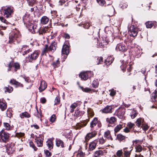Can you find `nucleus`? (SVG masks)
Masks as SVG:
<instances>
[{
  "label": "nucleus",
  "mask_w": 157,
  "mask_h": 157,
  "mask_svg": "<svg viewBox=\"0 0 157 157\" xmlns=\"http://www.w3.org/2000/svg\"><path fill=\"white\" fill-rule=\"evenodd\" d=\"M29 5L32 6L36 2V0H28Z\"/></svg>",
  "instance_id": "obj_64"
},
{
  "label": "nucleus",
  "mask_w": 157,
  "mask_h": 157,
  "mask_svg": "<svg viewBox=\"0 0 157 157\" xmlns=\"http://www.w3.org/2000/svg\"><path fill=\"white\" fill-rule=\"evenodd\" d=\"M98 141L95 140L91 142L89 144V149L90 151H93L94 150L97 145Z\"/></svg>",
  "instance_id": "obj_13"
},
{
  "label": "nucleus",
  "mask_w": 157,
  "mask_h": 157,
  "mask_svg": "<svg viewBox=\"0 0 157 157\" xmlns=\"http://www.w3.org/2000/svg\"><path fill=\"white\" fill-rule=\"evenodd\" d=\"M42 135H39L38 136H36L35 138V142L37 144V146L41 147L43 146V140Z\"/></svg>",
  "instance_id": "obj_9"
},
{
  "label": "nucleus",
  "mask_w": 157,
  "mask_h": 157,
  "mask_svg": "<svg viewBox=\"0 0 157 157\" xmlns=\"http://www.w3.org/2000/svg\"><path fill=\"white\" fill-rule=\"evenodd\" d=\"M47 28H42L40 29V30H38V32L40 35L42 34L43 35L45 33L46 31H47Z\"/></svg>",
  "instance_id": "obj_40"
},
{
  "label": "nucleus",
  "mask_w": 157,
  "mask_h": 157,
  "mask_svg": "<svg viewBox=\"0 0 157 157\" xmlns=\"http://www.w3.org/2000/svg\"><path fill=\"white\" fill-rule=\"evenodd\" d=\"M133 88L134 90H135L136 89L139 90L140 88V87L138 83H137L135 85L133 86Z\"/></svg>",
  "instance_id": "obj_63"
},
{
  "label": "nucleus",
  "mask_w": 157,
  "mask_h": 157,
  "mask_svg": "<svg viewBox=\"0 0 157 157\" xmlns=\"http://www.w3.org/2000/svg\"><path fill=\"white\" fill-rule=\"evenodd\" d=\"M122 126L121 124L117 125L114 128V131L115 132H118L122 128Z\"/></svg>",
  "instance_id": "obj_47"
},
{
  "label": "nucleus",
  "mask_w": 157,
  "mask_h": 157,
  "mask_svg": "<svg viewBox=\"0 0 157 157\" xmlns=\"http://www.w3.org/2000/svg\"><path fill=\"white\" fill-rule=\"evenodd\" d=\"M19 52H22V54L23 56L28 54L31 51L30 49L29 48V47L25 45L22 46L21 48H19Z\"/></svg>",
  "instance_id": "obj_7"
},
{
  "label": "nucleus",
  "mask_w": 157,
  "mask_h": 157,
  "mask_svg": "<svg viewBox=\"0 0 157 157\" xmlns=\"http://www.w3.org/2000/svg\"><path fill=\"white\" fill-rule=\"evenodd\" d=\"M21 36L20 33L18 32H17L16 33H13L9 36L10 43H13L17 38H19Z\"/></svg>",
  "instance_id": "obj_8"
},
{
  "label": "nucleus",
  "mask_w": 157,
  "mask_h": 157,
  "mask_svg": "<svg viewBox=\"0 0 157 157\" xmlns=\"http://www.w3.org/2000/svg\"><path fill=\"white\" fill-rule=\"evenodd\" d=\"M87 113L89 117H92L94 115V113L93 110L91 109H88L87 110Z\"/></svg>",
  "instance_id": "obj_45"
},
{
  "label": "nucleus",
  "mask_w": 157,
  "mask_h": 157,
  "mask_svg": "<svg viewBox=\"0 0 157 157\" xmlns=\"http://www.w3.org/2000/svg\"><path fill=\"white\" fill-rule=\"evenodd\" d=\"M62 54L67 55L69 52V48L68 46L66 45H64L63 47L62 50Z\"/></svg>",
  "instance_id": "obj_18"
},
{
  "label": "nucleus",
  "mask_w": 157,
  "mask_h": 157,
  "mask_svg": "<svg viewBox=\"0 0 157 157\" xmlns=\"http://www.w3.org/2000/svg\"><path fill=\"white\" fill-rule=\"evenodd\" d=\"M97 134V132L95 130L93 132L87 133L85 137V141H88L90 139L95 136Z\"/></svg>",
  "instance_id": "obj_12"
},
{
  "label": "nucleus",
  "mask_w": 157,
  "mask_h": 157,
  "mask_svg": "<svg viewBox=\"0 0 157 157\" xmlns=\"http://www.w3.org/2000/svg\"><path fill=\"white\" fill-rule=\"evenodd\" d=\"M104 136L106 139L109 140H113V138L110 135V131L109 130H108L105 132Z\"/></svg>",
  "instance_id": "obj_28"
},
{
  "label": "nucleus",
  "mask_w": 157,
  "mask_h": 157,
  "mask_svg": "<svg viewBox=\"0 0 157 157\" xmlns=\"http://www.w3.org/2000/svg\"><path fill=\"white\" fill-rule=\"evenodd\" d=\"M136 151L138 152H141L142 150V147L140 145H138L136 147Z\"/></svg>",
  "instance_id": "obj_51"
},
{
  "label": "nucleus",
  "mask_w": 157,
  "mask_h": 157,
  "mask_svg": "<svg viewBox=\"0 0 157 157\" xmlns=\"http://www.w3.org/2000/svg\"><path fill=\"white\" fill-rule=\"evenodd\" d=\"M21 117H25L28 118L30 117V115L26 112H25L21 113V115H20Z\"/></svg>",
  "instance_id": "obj_43"
},
{
  "label": "nucleus",
  "mask_w": 157,
  "mask_h": 157,
  "mask_svg": "<svg viewBox=\"0 0 157 157\" xmlns=\"http://www.w3.org/2000/svg\"><path fill=\"white\" fill-rule=\"evenodd\" d=\"M13 144H7L6 146V150L9 152H11L14 150Z\"/></svg>",
  "instance_id": "obj_29"
},
{
  "label": "nucleus",
  "mask_w": 157,
  "mask_h": 157,
  "mask_svg": "<svg viewBox=\"0 0 157 157\" xmlns=\"http://www.w3.org/2000/svg\"><path fill=\"white\" fill-rule=\"evenodd\" d=\"M56 146L58 147H60L62 148H63L64 147V145L63 141L60 139H56Z\"/></svg>",
  "instance_id": "obj_19"
},
{
  "label": "nucleus",
  "mask_w": 157,
  "mask_h": 157,
  "mask_svg": "<svg viewBox=\"0 0 157 157\" xmlns=\"http://www.w3.org/2000/svg\"><path fill=\"white\" fill-rule=\"evenodd\" d=\"M98 80H94L92 84V87L94 88L98 87Z\"/></svg>",
  "instance_id": "obj_37"
},
{
  "label": "nucleus",
  "mask_w": 157,
  "mask_h": 157,
  "mask_svg": "<svg viewBox=\"0 0 157 157\" xmlns=\"http://www.w3.org/2000/svg\"><path fill=\"white\" fill-rule=\"evenodd\" d=\"M47 145L48 147V148L51 150L53 148V144L51 140H48L46 142Z\"/></svg>",
  "instance_id": "obj_33"
},
{
  "label": "nucleus",
  "mask_w": 157,
  "mask_h": 157,
  "mask_svg": "<svg viewBox=\"0 0 157 157\" xmlns=\"http://www.w3.org/2000/svg\"><path fill=\"white\" fill-rule=\"evenodd\" d=\"M112 109V107L111 106L107 105L102 109V112L105 113H110Z\"/></svg>",
  "instance_id": "obj_27"
},
{
  "label": "nucleus",
  "mask_w": 157,
  "mask_h": 157,
  "mask_svg": "<svg viewBox=\"0 0 157 157\" xmlns=\"http://www.w3.org/2000/svg\"><path fill=\"white\" fill-rule=\"evenodd\" d=\"M82 114V113L81 112L79 111L78 110H77L75 112L74 116L76 117H79L81 116Z\"/></svg>",
  "instance_id": "obj_46"
},
{
  "label": "nucleus",
  "mask_w": 157,
  "mask_h": 157,
  "mask_svg": "<svg viewBox=\"0 0 157 157\" xmlns=\"http://www.w3.org/2000/svg\"><path fill=\"white\" fill-rule=\"evenodd\" d=\"M99 46L101 48H103L107 44L108 42L107 40L104 39H102L99 42Z\"/></svg>",
  "instance_id": "obj_20"
},
{
  "label": "nucleus",
  "mask_w": 157,
  "mask_h": 157,
  "mask_svg": "<svg viewBox=\"0 0 157 157\" xmlns=\"http://www.w3.org/2000/svg\"><path fill=\"white\" fill-rule=\"evenodd\" d=\"M127 47L125 45V43H119L118 44L116 48V50L117 51L121 52H125L127 50Z\"/></svg>",
  "instance_id": "obj_5"
},
{
  "label": "nucleus",
  "mask_w": 157,
  "mask_h": 157,
  "mask_svg": "<svg viewBox=\"0 0 157 157\" xmlns=\"http://www.w3.org/2000/svg\"><path fill=\"white\" fill-rule=\"evenodd\" d=\"M126 138V137L125 136L122 135L121 134H119L117 136L116 140H118L121 142L123 140H124Z\"/></svg>",
  "instance_id": "obj_26"
},
{
  "label": "nucleus",
  "mask_w": 157,
  "mask_h": 157,
  "mask_svg": "<svg viewBox=\"0 0 157 157\" xmlns=\"http://www.w3.org/2000/svg\"><path fill=\"white\" fill-rule=\"evenodd\" d=\"M34 25V24H32L29 25L28 29L29 30H30L31 32L32 31H33V29Z\"/></svg>",
  "instance_id": "obj_60"
},
{
  "label": "nucleus",
  "mask_w": 157,
  "mask_h": 157,
  "mask_svg": "<svg viewBox=\"0 0 157 157\" xmlns=\"http://www.w3.org/2000/svg\"><path fill=\"white\" fill-rule=\"evenodd\" d=\"M8 67H9V69H8V71L11 70L13 67H14L15 68V71H16L19 69L20 66L18 63H14L13 62H11L9 63Z\"/></svg>",
  "instance_id": "obj_10"
},
{
  "label": "nucleus",
  "mask_w": 157,
  "mask_h": 157,
  "mask_svg": "<svg viewBox=\"0 0 157 157\" xmlns=\"http://www.w3.org/2000/svg\"><path fill=\"white\" fill-rule=\"evenodd\" d=\"M90 74L91 75H93V72L91 71L82 72L79 74V77L82 79L85 80L88 78Z\"/></svg>",
  "instance_id": "obj_6"
},
{
  "label": "nucleus",
  "mask_w": 157,
  "mask_h": 157,
  "mask_svg": "<svg viewBox=\"0 0 157 157\" xmlns=\"http://www.w3.org/2000/svg\"><path fill=\"white\" fill-rule=\"evenodd\" d=\"M85 154L82 151H79L76 155V157H85Z\"/></svg>",
  "instance_id": "obj_50"
},
{
  "label": "nucleus",
  "mask_w": 157,
  "mask_h": 157,
  "mask_svg": "<svg viewBox=\"0 0 157 157\" xmlns=\"http://www.w3.org/2000/svg\"><path fill=\"white\" fill-rule=\"evenodd\" d=\"M137 114V113L136 112V111L133 110L131 113H130V116L131 117L135 118L136 117Z\"/></svg>",
  "instance_id": "obj_54"
},
{
  "label": "nucleus",
  "mask_w": 157,
  "mask_h": 157,
  "mask_svg": "<svg viewBox=\"0 0 157 157\" xmlns=\"http://www.w3.org/2000/svg\"><path fill=\"white\" fill-rule=\"evenodd\" d=\"M10 82L11 84L15 85L16 87H23V85L22 84H21V83L16 81V80L13 79H11Z\"/></svg>",
  "instance_id": "obj_15"
},
{
  "label": "nucleus",
  "mask_w": 157,
  "mask_h": 157,
  "mask_svg": "<svg viewBox=\"0 0 157 157\" xmlns=\"http://www.w3.org/2000/svg\"><path fill=\"white\" fill-rule=\"evenodd\" d=\"M127 147H124L123 148V151L124 152V156L125 157H129L131 154V151L132 150V147H131L130 149H131L130 151H128L127 149Z\"/></svg>",
  "instance_id": "obj_23"
},
{
  "label": "nucleus",
  "mask_w": 157,
  "mask_h": 157,
  "mask_svg": "<svg viewBox=\"0 0 157 157\" xmlns=\"http://www.w3.org/2000/svg\"><path fill=\"white\" fill-rule=\"evenodd\" d=\"M104 152L101 150L96 151L94 153V157H100L103 155Z\"/></svg>",
  "instance_id": "obj_22"
},
{
  "label": "nucleus",
  "mask_w": 157,
  "mask_h": 157,
  "mask_svg": "<svg viewBox=\"0 0 157 157\" xmlns=\"http://www.w3.org/2000/svg\"><path fill=\"white\" fill-rule=\"evenodd\" d=\"M122 64L121 66V67L122 70L124 72L125 70L126 65L128 63L126 62H125L124 60L122 61Z\"/></svg>",
  "instance_id": "obj_39"
},
{
  "label": "nucleus",
  "mask_w": 157,
  "mask_h": 157,
  "mask_svg": "<svg viewBox=\"0 0 157 157\" xmlns=\"http://www.w3.org/2000/svg\"><path fill=\"white\" fill-rule=\"evenodd\" d=\"M116 118H106V121L109 124H113L116 121Z\"/></svg>",
  "instance_id": "obj_36"
},
{
  "label": "nucleus",
  "mask_w": 157,
  "mask_h": 157,
  "mask_svg": "<svg viewBox=\"0 0 157 157\" xmlns=\"http://www.w3.org/2000/svg\"><path fill=\"white\" fill-rule=\"evenodd\" d=\"M56 43L54 41H53L52 42L51 45L48 48V50L52 52H53L56 50Z\"/></svg>",
  "instance_id": "obj_16"
},
{
  "label": "nucleus",
  "mask_w": 157,
  "mask_h": 157,
  "mask_svg": "<svg viewBox=\"0 0 157 157\" xmlns=\"http://www.w3.org/2000/svg\"><path fill=\"white\" fill-rule=\"evenodd\" d=\"M113 60V58L112 57H109L107 58L105 60V63L106 64H110L112 63Z\"/></svg>",
  "instance_id": "obj_42"
},
{
  "label": "nucleus",
  "mask_w": 157,
  "mask_h": 157,
  "mask_svg": "<svg viewBox=\"0 0 157 157\" xmlns=\"http://www.w3.org/2000/svg\"><path fill=\"white\" fill-rule=\"evenodd\" d=\"M125 112V109L123 108H119L116 110L115 115H116L118 117H123Z\"/></svg>",
  "instance_id": "obj_11"
},
{
  "label": "nucleus",
  "mask_w": 157,
  "mask_h": 157,
  "mask_svg": "<svg viewBox=\"0 0 157 157\" xmlns=\"http://www.w3.org/2000/svg\"><path fill=\"white\" fill-rule=\"evenodd\" d=\"M48 46L47 45H45V47L43 49L42 53V55H43L44 53H46L48 51H49V50H48Z\"/></svg>",
  "instance_id": "obj_53"
},
{
  "label": "nucleus",
  "mask_w": 157,
  "mask_h": 157,
  "mask_svg": "<svg viewBox=\"0 0 157 157\" xmlns=\"http://www.w3.org/2000/svg\"><path fill=\"white\" fill-rule=\"evenodd\" d=\"M89 121V120L88 119H86L85 120L82 121H81L80 125H79L81 127H82L85 126Z\"/></svg>",
  "instance_id": "obj_41"
},
{
  "label": "nucleus",
  "mask_w": 157,
  "mask_h": 157,
  "mask_svg": "<svg viewBox=\"0 0 157 157\" xmlns=\"http://www.w3.org/2000/svg\"><path fill=\"white\" fill-rule=\"evenodd\" d=\"M138 29L134 25L131 26L128 29V33L130 36L134 37L137 36Z\"/></svg>",
  "instance_id": "obj_4"
},
{
  "label": "nucleus",
  "mask_w": 157,
  "mask_h": 157,
  "mask_svg": "<svg viewBox=\"0 0 157 157\" xmlns=\"http://www.w3.org/2000/svg\"><path fill=\"white\" fill-rule=\"evenodd\" d=\"M47 85L45 82L44 81H41L40 83L39 90L40 92L44 91L46 88Z\"/></svg>",
  "instance_id": "obj_17"
},
{
  "label": "nucleus",
  "mask_w": 157,
  "mask_h": 157,
  "mask_svg": "<svg viewBox=\"0 0 157 157\" xmlns=\"http://www.w3.org/2000/svg\"><path fill=\"white\" fill-rule=\"evenodd\" d=\"M45 154L47 157H50L52 155V153L47 150L45 151Z\"/></svg>",
  "instance_id": "obj_59"
},
{
  "label": "nucleus",
  "mask_w": 157,
  "mask_h": 157,
  "mask_svg": "<svg viewBox=\"0 0 157 157\" xmlns=\"http://www.w3.org/2000/svg\"><path fill=\"white\" fill-rule=\"evenodd\" d=\"M144 122V118H138L136 121V124L138 127H140Z\"/></svg>",
  "instance_id": "obj_25"
},
{
  "label": "nucleus",
  "mask_w": 157,
  "mask_h": 157,
  "mask_svg": "<svg viewBox=\"0 0 157 157\" xmlns=\"http://www.w3.org/2000/svg\"><path fill=\"white\" fill-rule=\"evenodd\" d=\"M146 26L147 28H151L153 26V23L152 21H148L145 23Z\"/></svg>",
  "instance_id": "obj_44"
},
{
  "label": "nucleus",
  "mask_w": 157,
  "mask_h": 157,
  "mask_svg": "<svg viewBox=\"0 0 157 157\" xmlns=\"http://www.w3.org/2000/svg\"><path fill=\"white\" fill-rule=\"evenodd\" d=\"M52 65L54 68L57 67L59 65V61L58 60L56 62H54L52 63Z\"/></svg>",
  "instance_id": "obj_56"
},
{
  "label": "nucleus",
  "mask_w": 157,
  "mask_h": 157,
  "mask_svg": "<svg viewBox=\"0 0 157 157\" xmlns=\"http://www.w3.org/2000/svg\"><path fill=\"white\" fill-rule=\"evenodd\" d=\"M123 154L122 150H118L116 152V155L117 156L120 157Z\"/></svg>",
  "instance_id": "obj_58"
},
{
  "label": "nucleus",
  "mask_w": 157,
  "mask_h": 157,
  "mask_svg": "<svg viewBox=\"0 0 157 157\" xmlns=\"http://www.w3.org/2000/svg\"><path fill=\"white\" fill-rule=\"evenodd\" d=\"M3 99H0V108L2 111L4 110L6 108L7 106Z\"/></svg>",
  "instance_id": "obj_21"
},
{
  "label": "nucleus",
  "mask_w": 157,
  "mask_h": 157,
  "mask_svg": "<svg viewBox=\"0 0 157 157\" xmlns=\"http://www.w3.org/2000/svg\"><path fill=\"white\" fill-rule=\"evenodd\" d=\"M151 98L153 101L157 102V88L155 90V93L151 94Z\"/></svg>",
  "instance_id": "obj_30"
},
{
  "label": "nucleus",
  "mask_w": 157,
  "mask_h": 157,
  "mask_svg": "<svg viewBox=\"0 0 157 157\" xmlns=\"http://www.w3.org/2000/svg\"><path fill=\"white\" fill-rule=\"evenodd\" d=\"M60 102L59 97V96H57L55 100L54 105H57L59 104Z\"/></svg>",
  "instance_id": "obj_52"
},
{
  "label": "nucleus",
  "mask_w": 157,
  "mask_h": 157,
  "mask_svg": "<svg viewBox=\"0 0 157 157\" xmlns=\"http://www.w3.org/2000/svg\"><path fill=\"white\" fill-rule=\"evenodd\" d=\"M98 4L102 6L105 4V0H96Z\"/></svg>",
  "instance_id": "obj_49"
},
{
  "label": "nucleus",
  "mask_w": 157,
  "mask_h": 157,
  "mask_svg": "<svg viewBox=\"0 0 157 157\" xmlns=\"http://www.w3.org/2000/svg\"><path fill=\"white\" fill-rule=\"evenodd\" d=\"M29 145H30V147H32L34 149V150L35 151H36L37 150V148L35 146V145L33 143V142H32V141L30 142L29 143Z\"/></svg>",
  "instance_id": "obj_55"
},
{
  "label": "nucleus",
  "mask_w": 157,
  "mask_h": 157,
  "mask_svg": "<svg viewBox=\"0 0 157 157\" xmlns=\"http://www.w3.org/2000/svg\"><path fill=\"white\" fill-rule=\"evenodd\" d=\"M0 10L3 12L4 16L6 18H10L13 12V8L11 6L3 7Z\"/></svg>",
  "instance_id": "obj_1"
},
{
  "label": "nucleus",
  "mask_w": 157,
  "mask_h": 157,
  "mask_svg": "<svg viewBox=\"0 0 157 157\" xmlns=\"http://www.w3.org/2000/svg\"><path fill=\"white\" fill-rule=\"evenodd\" d=\"M80 102L79 101H77V103H75L73 104H72L70 106V112L73 113L74 111V109L77 107L79 104H80Z\"/></svg>",
  "instance_id": "obj_24"
},
{
  "label": "nucleus",
  "mask_w": 157,
  "mask_h": 157,
  "mask_svg": "<svg viewBox=\"0 0 157 157\" xmlns=\"http://www.w3.org/2000/svg\"><path fill=\"white\" fill-rule=\"evenodd\" d=\"M0 21L3 23V25L1 26V27L5 29L7 27V25H10V23L7 21L4 17H0Z\"/></svg>",
  "instance_id": "obj_14"
},
{
  "label": "nucleus",
  "mask_w": 157,
  "mask_h": 157,
  "mask_svg": "<svg viewBox=\"0 0 157 157\" xmlns=\"http://www.w3.org/2000/svg\"><path fill=\"white\" fill-rule=\"evenodd\" d=\"M10 136L9 134L2 130L0 132V140L2 142L6 143L9 141Z\"/></svg>",
  "instance_id": "obj_3"
},
{
  "label": "nucleus",
  "mask_w": 157,
  "mask_h": 157,
  "mask_svg": "<svg viewBox=\"0 0 157 157\" xmlns=\"http://www.w3.org/2000/svg\"><path fill=\"white\" fill-rule=\"evenodd\" d=\"M82 91L85 92H90L91 91V90L88 88H84L82 87Z\"/></svg>",
  "instance_id": "obj_62"
},
{
  "label": "nucleus",
  "mask_w": 157,
  "mask_h": 157,
  "mask_svg": "<svg viewBox=\"0 0 157 157\" xmlns=\"http://www.w3.org/2000/svg\"><path fill=\"white\" fill-rule=\"evenodd\" d=\"M24 135V133L19 132V133H16L15 134V136L18 137H21L23 136Z\"/></svg>",
  "instance_id": "obj_61"
},
{
  "label": "nucleus",
  "mask_w": 157,
  "mask_h": 157,
  "mask_svg": "<svg viewBox=\"0 0 157 157\" xmlns=\"http://www.w3.org/2000/svg\"><path fill=\"white\" fill-rule=\"evenodd\" d=\"M127 125L130 128H133L134 129V127L135 126V125L134 124L131 122L128 123Z\"/></svg>",
  "instance_id": "obj_57"
},
{
  "label": "nucleus",
  "mask_w": 157,
  "mask_h": 157,
  "mask_svg": "<svg viewBox=\"0 0 157 157\" xmlns=\"http://www.w3.org/2000/svg\"><path fill=\"white\" fill-rule=\"evenodd\" d=\"M98 121V118H94L93 120L91 121L90 124L91 130L97 124Z\"/></svg>",
  "instance_id": "obj_32"
},
{
  "label": "nucleus",
  "mask_w": 157,
  "mask_h": 157,
  "mask_svg": "<svg viewBox=\"0 0 157 157\" xmlns=\"http://www.w3.org/2000/svg\"><path fill=\"white\" fill-rule=\"evenodd\" d=\"M5 92H7L8 93H10L13 90V88L10 86H8V87H6L5 88Z\"/></svg>",
  "instance_id": "obj_38"
},
{
  "label": "nucleus",
  "mask_w": 157,
  "mask_h": 157,
  "mask_svg": "<svg viewBox=\"0 0 157 157\" xmlns=\"http://www.w3.org/2000/svg\"><path fill=\"white\" fill-rule=\"evenodd\" d=\"M99 144H102L105 143L106 141V139H105L103 137L98 138L97 140Z\"/></svg>",
  "instance_id": "obj_34"
},
{
  "label": "nucleus",
  "mask_w": 157,
  "mask_h": 157,
  "mask_svg": "<svg viewBox=\"0 0 157 157\" xmlns=\"http://www.w3.org/2000/svg\"><path fill=\"white\" fill-rule=\"evenodd\" d=\"M3 124L6 130H10V126L8 123L5 122Z\"/></svg>",
  "instance_id": "obj_48"
},
{
  "label": "nucleus",
  "mask_w": 157,
  "mask_h": 157,
  "mask_svg": "<svg viewBox=\"0 0 157 157\" xmlns=\"http://www.w3.org/2000/svg\"><path fill=\"white\" fill-rule=\"evenodd\" d=\"M41 23L42 24H46L49 21L48 18L46 16L43 17L41 19Z\"/></svg>",
  "instance_id": "obj_31"
},
{
  "label": "nucleus",
  "mask_w": 157,
  "mask_h": 157,
  "mask_svg": "<svg viewBox=\"0 0 157 157\" xmlns=\"http://www.w3.org/2000/svg\"><path fill=\"white\" fill-rule=\"evenodd\" d=\"M39 55V53L37 51H35L31 53L30 55H29L26 57L25 61L26 62H31L35 60L38 58Z\"/></svg>",
  "instance_id": "obj_2"
},
{
  "label": "nucleus",
  "mask_w": 157,
  "mask_h": 157,
  "mask_svg": "<svg viewBox=\"0 0 157 157\" xmlns=\"http://www.w3.org/2000/svg\"><path fill=\"white\" fill-rule=\"evenodd\" d=\"M141 127L143 130L144 131L147 130L149 128V126L145 122H144V124H143Z\"/></svg>",
  "instance_id": "obj_35"
}]
</instances>
